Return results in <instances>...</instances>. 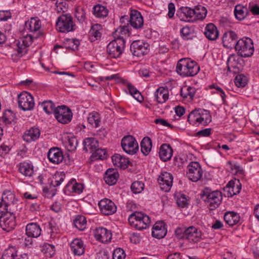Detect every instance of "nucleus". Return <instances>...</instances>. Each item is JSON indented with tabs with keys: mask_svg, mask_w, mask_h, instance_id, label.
Masks as SVG:
<instances>
[{
	"mask_svg": "<svg viewBox=\"0 0 259 259\" xmlns=\"http://www.w3.org/2000/svg\"><path fill=\"white\" fill-rule=\"evenodd\" d=\"M93 14L97 18H104L108 14V10L106 7L101 4H97L93 8Z\"/></svg>",
	"mask_w": 259,
	"mask_h": 259,
	"instance_id": "nucleus-36",
	"label": "nucleus"
},
{
	"mask_svg": "<svg viewBox=\"0 0 259 259\" xmlns=\"http://www.w3.org/2000/svg\"><path fill=\"white\" fill-rule=\"evenodd\" d=\"M157 181L161 185V189L165 192L168 191L172 185L173 176L168 172H161Z\"/></svg>",
	"mask_w": 259,
	"mask_h": 259,
	"instance_id": "nucleus-14",
	"label": "nucleus"
},
{
	"mask_svg": "<svg viewBox=\"0 0 259 259\" xmlns=\"http://www.w3.org/2000/svg\"><path fill=\"white\" fill-rule=\"evenodd\" d=\"M98 205L101 212L106 215L114 214L117 210L115 203L107 198L101 200L98 203Z\"/></svg>",
	"mask_w": 259,
	"mask_h": 259,
	"instance_id": "nucleus-13",
	"label": "nucleus"
},
{
	"mask_svg": "<svg viewBox=\"0 0 259 259\" xmlns=\"http://www.w3.org/2000/svg\"><path fill=\"white\" fill-rule=\"evenodd\" d=\"M128 222L131 226L139 230L147 229L151 223L148 215L139 211L132 213L128 217Z\"/></svg>",
	"mask_w": 259,
	"mask_h": 259,
	"instance_id": "nucleus-1",
	"label": "nucleus"
},
{
	"mask_svg": "<svg viewBox=\"0 0 259 259\" xmlns=\"http://www.w3.org/2000/svg\"><path fill=\"white\" fill-rule=\"evenodd\" d=\"M185 232L184 239H186L190 242H193L194 240V227L192 226L185 229Z\"/></svg>",
	"mask_w": 259,
	"mask_h": 259,
	"instance_id": "nucleus-55",
	"label": "nucleus"
},
{
	"mask_svg": "<svg viewBox=\"0 0 259 259\" xmlns=\"http://www.w3.org/2000/svg\"><path fill=\"white\" fill-rule=\"evenodd\" d=\"M87 221L83 215H78L74 220V225L79 230H83L85 228Z\"/></svg>",
	"mask_w": 259,
	"mask_h": 259,
	"instance_id": "nucleus-47",
	"label": "nucleus"
},
{
	"mask_svg": "<svg viewBox=\"0 0 259 259\" xmlns=\"http://www.w3.org/2000/svg\"><path fill=\"white\" fill-rule=\"evenodd\" d=\"M41 251L47 255L51 256L55 253V247L52 244L46 243L43 245Z\"/></svg>",
	"mask_w": 259,
	"mask_h": 259,
	"instance_id": "nucleus-59",
	"label": "nucleus"
},
{
	"mask_svg": "<svg viewBox=\"0 0 259 259\" xmlns=\"http://www.w3.org/2000/svg\"><path fill=\"white\" fill-rule=\"evenodd\" d=\"M17 251L14 247H10L5 250L2 259H14L16 256Z\"/></svg>",
	"mask_w": 259,
	"mask_h": 259,
	"instance_id": "nucleus-49",
	"label": "nucleus"
},
{
	"mask_svg": "<svg viewBox=\"0 0 259 259\" xmlns=\"http://www.w3.org/2000/svg\"><path fill=\"white\" fill-rule=\"evenodd\" d=\"M225 195L228 197H232L234 195L232 185H229V182L224 189Z\"/></svg>",
	"mask_w": 259,
	"mask_h": 259,
	"instance_id": "nucleus-64",
	"label": "nucleus"
},
{
	"mask_svg": "<svg viewBox=\"0 0 259 259\" xmlns=\"http://www.w3.org/2000/svg\"><path fill=\"white\" fill-rule=\"evenodd\" d=\"M235 50L241 57L246 58L251 56L254 52L252 40L248 37L238 40L235 45Z\"/></svg>",
	"mask_w": 259,
	"mask_h": 259,
	"instance_id": "nucleus-2",
	"label": "nucleus"
},
{
	"mask_svg": "<svg viewBox=\"0 0 259 259\" xmlns=\"http://www.w3.org/2000/svg\"><path fill=\"white\" fill-rule=\"evenodd\" d=\"M207 10L204 6L201 5L195 6V20H203L207 14Z\"/></svg>",
	"mask_w": 259,
	"mask_h": 259,
	"instance_id": "nucleus-48",
	"label": "nucleus"
},
{
	"mask_svg": "<svg viewBox=\"0 0 259 259\" xmlns=\"http://www.w3.org/2000/svg\"><path fill=\"white\" fill-rule=\"evenodd\" d=\"M40 132L37 127H32L29 130L26 131L23 136V138L27 142L36 141L40 136Z\"/></svg>",
	"mask_w": 259,
	"mask_h": 259,
	"instance_id": "nucleus-27",
	"label": "nucleus"
},
{
	"mask_svg": "<svg viewBox=\"0 0 259 259\" xmlns=\"http://www.w3.org/2000/svg\"><path fill=\"white\" fill-rule=\"evenodd\" d=\"M148 47L147 43L139 40L132 43L130 50L134 56L141 57L148 53Z\"/></svg>",
	"mask_w": 259,
	"mask_h": 259,
	"instance_id": "nucleus-12",
	"label": "nucleus"
},
{
	"mask_svg": "<svg viewBox=\"0 0 259 259\" xmlns=\"http://www.w3.org/2000/svg\"><path fill=\"white\" fill-rule=\"evenodd\" d=\"M100 121V115L97 112H93L89 114L88 122L93 127L97 128L99 127Z\"/></svg>",
	"mask_w": 259,
	"mask_h": 259,
	"instance_id": "nucleus-42",
	"label": "nucleus"
},
{
	"mask_svg": "<svg viewBox=\"0 0 259 259\" xmlns=\"http://www.w3.org/2000/svg\"><path fill=\"white\" fill-rule=\"evenodd\" d=\"M240 56L237 54L231 55L227 61L228 63V71L230 72L231 68H238L237 65L240 64L241 59Z\"/></svg>",
	"mask_w": 259,
	"mask_h": 259,
	"instance_id": "nucleus-40",
	"label": "nucleus"
},
{
	"mask_svg": "<svg viewBox=\"0 0 259 259\" xmlns=\"http://www.w3.org/2000/svg\"><path fill=\"white\" fill-rule=\"evenodd\" d=\"M144 184L142 182L135 181L132 183L131 189L134 193L139 194L144 190Z\"/></svg>",
	"mask_w": 259,
	"mask_h": 259,
	"instance_id": "nucleus-54",
	"label": "nucleus"
},
{
	"mask_svg": "<svg viewBox=\"0 0 259 259\" xmlns=\"http://www.w3.org/2000/svg\"><path fill=\"white\" fill-rule=\"evenodd\" d=\"M247 77L243 74H238L234 79L235 83L238 87H244L247 84Z\"/></svg>",
	"mask_w": 259,
	"mask_h": 259,
	"instance_id": "nucleus-52",
	"label": "nucleus"
},
{
	"mask_svg": "<svg viewBox=\"0 0 259 259\" xmlns=\"http://www.w3.org/2000/svg\"><path fill=\"white\" fill-rule=\"evenodd\" d=\"M25 231L27 237L37 238L40 236L41 230L37 223H31L26 226Z\"/></svg>",
	"mask_w": 259,
	"mask_h": 259,
	"instance_id": "nucleus-29",
	"label": "nucleus"
},
{
	"mask_svg": "<svg viewBox=\"0 0 259 259\" xmlns=\"http://www.w3.org/2000/svg\"><path fill=\"white\" fill-rule=\"evenodd\" d=\"M18 171L26 177H31L34 174L33 165L31 163L23 162L18 165Z\"/></svg>",
	"mask_w": 259,
	"mask_h": 259,
	"instance_id": "nucleus-26",
	"label": "nucleus"
},
{
	"mask_svg": "<svg viewBox=\"0 0 259 259\" xmlns=\"http://www.w3.org/2000/svg\"><path fill=\"white\" fill-rule=\"evenodd\" d=\"M15 114L10 110H6L3 114L2 119L6 124L15 122Z\"/></svg>",
	"mask_w": 259,
	"mask_h": 259,
	"instance_id": "nucleus-44",
	"label": "nucleus"
},
{
	"mask_svg": "<svg viewBox=\"0 0 259 259\" xmlns=\"http://www.w3.org/2000/svg\"><path fill=\"white\" fill-rule=\"evenodd\" d=\"M238 37L236 33L232 31L225 32L223 36L222 41L223 46L226 48H235Z\"/></svg>",
	"mask_w": 259,
	"mask_h": 259,
	"instance_id": "nucleus-17",
	"label": "nucleus"
},
{
	"mask_svg": "<svg viewBox=\"0 0 259 259\" xmlns=\"http://www.w3.org/2000/svg\"><path fill=\"white\" fill-rule=\"evenodd\" d=\"M19 107L23 111L31 110L34 106V99L26 92H22L18 96Z\"/></svg>",
	"mask_w": 259,
	"mask_h": 259,
	"instance_id": "nucleus-8",
	"label": "nucleus"
},
{
	"mask_svg": "<svg viewBox=\"0 0 259 259\" xmlns=\"http://www.w3.org/2000/svg\"><path fill=\"white\" fill-rule=\"evenodd\" d=\"M194 28L188 26L184 27L181 30V36L185 40L192 39L194 37Z\"/></svg>",
	"mask_w": 259,
	"mask_h": 259,
	"instance_id": "nucleus-45",
	"label": "nucleus"
},
{
	"mask_svg": "<svg viewBox=\"0 0 259 259\" xmlns=\"http://www.w3.org/2000/svg\"><path fill=\"white\" fill-rule=\"evenodd\" d=\"M101 26L96 24L93 25L89 31V36L92 41L98 39L101 37Z\"/></svg>",
	"mask_w": 259,
	"mask_h": 259,
	"instance_id": "nucleus-39",
	"label": "nucleus"
},
{
	"mask_svg": "<svg viewBox=\"0 0 259 259\" xmlns=\"http://www.w3.org/2000/svg\"><path fill=\"white\" fill-rule=\"evenodd\" d=\"M94 237L96 239L102 243H107L112 238L111 232L105 228H97L94 231Z\"/></svg>",
	"mask_w": 259,
	"mask_h": 259,
	"instance_id": "nucleus-18",
	"label": "nucleus"
},
{
	"mask_svg": "<svg viewBox=\"0 0 259 259\" xmlns=\"http://www.w3.org/2000/svg\"><path fill=\"white\" fill-rule=\"evenodd\" d=\"M195 123L206 125L211 121V116L208 110L195 108Z\"/></svg>",
	"mask_w": 259,
	"mask_h": 259,
	"instance_id": "nucleus-15",
	"label": "nucleus"
},
{
	"mask_svg": "<svg viewBox=\"0 0 259 259\" xmlns=\"http://www.w3.org/2000/svg\"><path fill=\"white\" fill-rule=\"evenodd\" d=\"M204 34L209 40H214L218 38L219 32L213 24L209 23L205 27Z\"/></svg>",
	"mask_w": 259,
	"mask_h": 259,
	"instance_id": "nucleus-32",
	"label": "nucleus"
},
{
	"mask_svg": "<svg viewBox=\"0 0 259 259\" xmlns=\"http://www.w3.org/2000/svg\"><path fill=\"white\" fill-rule=\"evenodd\" d=\"M77 140L74 136H68L65 142L66 147L69 151H73L76 149L77 146Z\"/></svg>",
	"mask_w": 259,
	"mask_h": 259,
	"instance_id": "nucleus-50",
	"label": "nucleus"
},
{
	"mask_svg": "<svg viewBox=\"0 0 259 259\" xmlns=\"http://www.w3.org/2000/svg\"><path fill=\"white\" fill-rule=\"evenodd\" d=\"M130 23L135 29H140L143 27V19L139 12L136 10L131 11Z\"/></svg>",
	"mask_w": 259,
	"mask_h": 259,
	"instance_id": "nucleus-20",
	"label": "nucleus"
},
{
	"mask_svg": "<svg viewBox=\"0 0 259 259\" xmlns=\"http://www.w3.org/2000/svg\"><path fill=\"white\" fill-rule=\"evenodd\" d=\"M92 156L95 159H104L106 158L105 149L99 148V147L93 152Z\"/></svg>",
	"mask_w": 259,
	"mask_h": 259,
	"instance_id": "nucleus-56",
	"label": "nucleus"
},
{
	"mask_svg": "<svg viewBox=\"0 0 259 259\" xmlns=\"http://www.w3.org/2000/svg\"><path fill=\"white\" fill-rule=\"evenodd\" d=\"M234 12L236 18L241 21L244 19L248 15L249 9L246 6H244L242 5H237L235 7Z\"/></svg>",
	"mask_w": 259,
	"mask_h": 259,
	"instance_id": "nucleus-35",
	"label": "nucleus"
},
{
	"mask_svg": "<svg viewBox=\"0 0 259 259\" xmlns=\"http://www.w3.org/2000/svg\"><path fill=\"white\" fill-rule=\"evenodd\" d=\"M112 160L114 166L122 169H126L130 163L128 158H126L119 154H115L113 155Z\"/></svg>",
	"mask_w": 259,
	"mask_h": 259,
	"instance_id": "nucleus-28",
	"label": "nucleus"
},
{
	"mask_svg": "<svg viewBox=\"0 0 259 259\" xmlns=\"http://www.w3.org/2000/svg\"><path fill=\"white\" fill-rule=\"evenodd\" d=\"M39 105L47 114H50L53 113L54 114L56 108L51 100L45 101L39 104Z\"/></svg>",
	"mask_w": 259,
	"mask_h": 259,
	"instance_id": "nucleus-43",
	"label": "nucleus"
},
{
	"mask_svg": "<svg viewBox=\"0 0 259 259\" xmlns=\"http://www.w3.org/2000/svg\"><path fill=\"white\" fill-rule=\"evenodd\" d=\"M71 250L75 255H81L84 253L85 245L83 242L79 238H75L70 243Z\"/></svg>",
	"mask_w": 259,
	"mask_h": 259,
	"instance_id": "nucleus-22",
	"label": "nucleus"
},
{
	"mask_svg": "<svg viewBox=\"0 0 259 259\" xmlns=\"http://www.w3.org/2000/svg\"><path fill=\"white\" fill-rule=\"evenodd\" d=\"M195 171H197V176H195V182L198 181H203L202 178L203 170L200 167L199 163L195 161Z\"/></svg>",
	"mask_w": 259,
	"mask_h": 259,
	"instance_id": "nucleus-61",
	"label": "nucleus"
},
{
	"mask_svg": "<svg viewBox=\"0 0 259 259\" xmlns=\"http://www.w3.org/2000/svg\"><path fill=\"white\" fill-rule=\"evenodd\" d=\"M48 158L50 162L54 164H59L62 162L64 156L63 153L59 148H52L48 152Z\"/></svg>",
	"mask_w": 259,
	"mask_h": 259,
	"instance_id": "nucleus-19",
	"label": "nucleus"
},
{
	"mask_svg": "<svg viewBox=\"0 0 259 259\" xmlns=\"http://www.w3.org/2000/svg\"><path fill=\"white\" fill-rule=\"evenodd\" d=\"M176 203L180 207H185L189 204L188 200L186 195L183 194H179L176 197Z\"/></svg>",
	"mask_w": 259,
	"mask_h": 259,
	"instance_id": "nucleus-53",
	"label": "nucleus"
},
{
	"mask_svg": "<svg viewBox=\"0 0 259 259\" xmlns=\"http://www.w3.org/2000/svg\"><path fill=\"white\" fill-rule=\"evenodd\" d=\"M152 141L148 137L143 139L141 142V151L144 155H147L151 150Z\"/></svg>",
	"mask_w": 259,
	"mask_h": 259,
	"instance_id": "nucleus-41",
	"label": "nucleus"
},
{
	"mask_svg": "<svg viewBox=\"0 0 259 259\" xmlns=\"http://www.w3.org/2000/svg\"><path fill=\"white\" fill-rule=\"evenodd\" d=\"M200 195L201 199L209 203L210 209L216 208L221 203L222 196L221 193L218 191L210 192L209 189L205 188Z\"/></svg>",
	"mask_w": 259,
	"mask_h": 259,
	"instance_id": "nucleus-3",
	"label": "nucleus"
},
{
	"mask_svg": "<svg viewBox=\"0 0 259 259\" xmlns=\"http://www.w3.org/2000/svg\"><path fill=\"white\" fill-rule=\"evenodd\" d=\"M154 96L158 103H164L168 99L169 92L168 89L163 87H159L154 93Z\"/></svg>",
	"mask_w": 259,
	"mask_h": 259,
	"instance_id": "nucleus-25",
	"label": "nucleus"
},
{
	"mask_svg": "<svg viewBox=\"0 0 259 259\" xmlns=\"http://www.w3.org/2000/svg\"><path fill=\"white\" fill-rule=\"evenodd\" d=\"M16 211H9L0 220V226L3 230L10 232L14 229L16 225Z\"/></svg>",
	"mask_w": 259,
	"mask_h": 259,
	"instance_id": "nucleus-7",
	"label": "nucleus"
},
{
	"mask_svg": "<svg viewBox=\"0 0 259 259\" xmlns=\"http://www.w3.org/2000/svg\"><path fill=\"white\" fill-rule=\"evenodd\" d=\"M33 38L31 35H27L20 38L17 42V48H20V49L27 50L28 47L32 42Z\"/></svg>",
	"mask_w": 259,
	"mask_h": 259,
	"instance_id": "nucleus-38",
	"label": "nucleus"
},
{
	"mask_svg": "<svg viewBox=\"0 0 259 259\" xmlns=\"http://www.w3.org/2000/svg\"><path fill=\"white\" fill-rule=\"evenodd\" d=\"M125 47V41L121 39H114L107 47V52L111 57L118 58L122 54Z\"/></svg>",
	"mask_w": 259,
	"mask_h": 259,
	"instance_id": "nucleus-6",
	"label": "nucleus"
},
{
	"mask_svg": "<svg viewBox=\"0 0 259 259\" xmlns=\"http://www.w3.org/2000/svg\"><path fill=\"white\" fill-rule=\"evenodd\" d=\"M229 185H232L234 195H237L240 193L241 189V184L239 180L230 181Z\"/></svg>",
	"mask_w": 259,
	"mask_h": 259,
	"instance_id": "nucleus-60",
	"label": "nucleus"
},
{
	"mask_svg": "<svg viewBox=\"0 0 259 259\" xmlns=\"http://www.w3.org/2000/svg\"><path fill=\"white\" fill-rule=\"evenodd\" d=\"M80 41L77 39H69L66 40V48L67 49H70L74 51L78 50Z\"/></svg>",
	"mask_w": 259,
	"mask_h": 259,
	"instance_id": "nucleus-51",
	"label": "nucleus"
},
{
	"mask_svg": "<svg viewBox=\"0 0 259 259\" xmlns=\"http://www.w3.org/2000/svg\"><path fill=\"white\" fill-rule=\"evenodd\" d=\"M1 200L9 211H16L18 210L17 204L18 200L15 199V195L11 191H5Z\"/></svg>",
	"mask_w": 259,
	"mask_h": 259,
	"instance_id": "nucleus-11",
	"label": "nucleus"
},
{
	"mask_svg": "<svg viewBox=\"0 0 259 259\" xmlns=\"http://www.w3.org/2000/svg\"><path fill=\"white\" fill-rule=\"evenodd\" d=\"M83 190V186L81 183L76 182L75 179L71 180L66 185L64 191L69 193L80 194Z\"/></svg>",
	"mask_w": 259,
	"mask_h": 259,
	"instance_id": "nucleus-24",
	"label": "nucleus"
},
{
	"mask_svg": "<svg viewBox=\"0 0 259 259\" xmlns=\"http://www.w3.org/2000/svg\"><path fill=\"white\" fill-rule=\"evenodd\" d=\"M75 17L80 23L84 22L86 18L85 10L81 7L76 8L75 12Z\"/></svg>",
	"mask_w": 259,
	"mask_h": 259,
	"instance_id": "nucleus-57",
	"label": "nucleus"
},
{
	"mask_svg": "<svg viewBox=\"0 0 259 259\" xmlns=\"http://www.w3.org/2000/svg\"><path fill=\"white\" fill-rule=\"evenodd\" d=\"M172 155V149L169 145L164 144L160 148L159 156L163 161L169 160Z\"/></svg>",
	"mask_w": 259,
	"mask_h": 259,
	"instance_id": "nucleus-31",
	"label": "nucleus"
},
{
	"mask_svg": "<svg viewBox=\"0 0 259 259\" xmlns=\"http://www.w3.org/2000/svg\"><path fill=\"white\" fill-rule=\"evenodd\" d=\"M194 61L190 58H182L177 63L176 71L183 77L194 75Z\"/></svg>",
	"mask_w": 259,
	"mask_h": 259,
	"instance_id": "nucleus-4",
	"label": "nucleus"
},
{
	"mask_svg": "<svg viewBox=\"0 0 259 259\" xmlns=\"http://www.w3.org/2000/svg\"><path fill=\"white\" fill-rule=\"evenodd\" d=\"M177 16L180 20L188 22H193L194 20V9L187 7H182L178 10Z\"/></svg>",
	"mask_w": 259,
	"mask_h": 259,
	"instance_id": "nucleus-16",
	"label": "nucleus"
},
{
	"mask_svg": "<svg viewBox=\"0 0 259 259\" xmlns=\"http://www.w3.org/2000/svg\"><path fill=\"white\" fill-rule=\"evenodd\" d=\"M224 219L228 225L232 226L239 222L240 216L239 214L234 211H228L225 213Z\"/></svg>",
	"mask_w": 259,
	"mask_h": 259,
	"instance_id": "nucleus-34",
	"label": "nucleus"
},
{
	"mask_svg": "<svg viewBox=\"0 0 259 259\" xmlns=\"http://www.w3.org/2000/svg\"><path fill=\"white\" fill-rule=\"evenodd\" d=\"M125 254L123 249L117 248L115 249L112 254V259H124Z\"/></svg>",
	"mask_w": 259,
	"mask_h": 259,
	"instance_id": "nucleus-62",
	"label": "nucleus"
},
{
	"mask_svg": "<svg viewBox=\"0 0 259 259\" xmlns=\"http://www.w3.org/2000/svg\"><path fill=\"white\" fill-rule=\"evenodd\" d=\"M119 177L117 170L114 168H108L105 173L104 179L107 184L112 186L115 184Z\"/></svg>",
	"mask_w": 259,
	"mask_h": 259,
	"instance_id": "nucleus-23",
	"label": "nucleus"
},
{
	"mask_svg": "<svg viewBox=\"0 0 259 259\" xmlns=\"http://www.w3.org/2000/svg\"><path fill=\"white\" fill-rule=\"evenodd\" d=\"M130 31V27L128 25H124L118 27L113 33V35L114 39H121L125 42V38L129 36Z\"/></svg>",
	"mask_w": 259,
	"mask_h": 259,
	"instance_id": "nucleus-30",
	"label": "nucleus"
},
{
	"mask_svg": "<svg viewBox=\"0 0 259 259\" xmlns=\"http://www.w3.org/2000/svg\"><path fill=\"white\" fill-rule=\"evenodd\" d=\"M123 150L127 154L133 155L138 151L139 146L134 137L131 135L124 137L121 142Z\"/></svg>",
	"mask_w": 259,
	"mask_h": 259,
	"instance_id": "nucleus-10",
	"label": "nucleus"
},
{
	"mask_svg": "<svg viewBox=\"0 0 259 259\" xmlns=\"http://www.w3.org/2000/svg\"><path fill=\"white\" fill-rule=\"evenodd\" d=\"M167 233L165 223L162 221L157 222L153 226L152 235L158 239L163 238Z\"/></svg>",
	"mask_w": 259,
	"mask_h": 259,
	"instance_id": "nucleus-21",
	"label": "nucleus"
},
{
	"mask_svg": "<svg viewBox=\"0 0 259 259\" xmlns=\"http://www.w3.org/2000/svg\"><path fill=\"white\" fill-rule=\"evenodd\" d=\"M41 22L37 18H31L30 20L25 22V29L30 32L38 31L41 27Z\"/></svg>",
	"mask_w": 259,
	"mask_h": 259,
	"instance_id": "nucleus-33",
	"label": "nucleus"
},
{
	"mask_svg": "<svg viewBox=\"0 0 259 259\" xmlns=\"http://www.w3.org/2000/svg\"><path fill=\"white\" fill-rule=\"evenodd\" d=\"M27 50L20 49L17 48V50L11 55V58L14 62H17L23 55L27 53Z\"/></svg>",
	"mask_w": 259,
	"mask_h": 259,
	"instance_id": "nucleus-58",
	"label": "nucleus"
},
{
	"mask_svg": "<svg viewBox=\"0 0 259 259\" xmlns=\"http://www.w3.org/2000/svg\"><path fill=\"white\" fill-rule=\"evenodd\" d=\"M211 131V129L210 128L202 130L195 133V136L199 137H208L210 135Z\"/></svg>",
	"mask_w": 259,
	"mask_h": 259,
	"instance_id": "nucleus-63",
	"label": "nucleus"
},
{
	"mask_svg": "<svg viewBox=\"0 0 259 259\" xmlns=\"http://www.w3.org/2000/svg\"><path fill=\"white\" fill-rule=\"evenodd\" d=\"M65 178V174L63 172H57L53 177L51 185L55 187L60 186L64 181Z\"/></svg>",
	"mask_w": 259,
	"mask_h": 259,
	"instance_id": "nucleus-46",
	"label": "nucleus"
},
{
	"mask_svg": "<svg viewBox=\"0 0 259 259\" xmlns=\"http://www.w3.org/2000/svg\"><path fill=\"white\" fill-rule=\"evenodd\" d=\"M54 115L58 121L63 124L70 122L72 117L71 110L64 105L57 107L55 110Z\"/></svg>",
	"mask_w": 259,
	"mask_h": 259,
	"instance_id": "nucleus-9",
	"label": "nucleus"
},
{
	"mask_svg": "<svg viewBox=\"0 0 259 259\" xmlns=\"http://www.w3.org/2000/svg\"><path fill=\"white\" fill-rule=\"evenodd\" d=\"M58 30L61 32H68L74 30L75 24L69 14L62 15L56 23Z\"/></svg>",
	"mask_w": 259,
	"mask_h": 259,
	"instance_id": "nucleus-5",
	"label": "nucleus"
},
{
	"mask_svg": "<svg viewBox=\"0 0 259 259\" xmlns=\"http://www.w3.org/2000/svg\"><path fill=\"white\" fill-rule=\"evenodd\" d=\"M83 149L87 151L93 152L99 147L98 141L94 138H88L84 139L83 141Z\"/></svg>",
	"mask_w": 259,
	"mask_h": 259,
	"instance_id": "nucleus-37",
	"label": "nucleus"
}]
</instances>
